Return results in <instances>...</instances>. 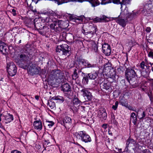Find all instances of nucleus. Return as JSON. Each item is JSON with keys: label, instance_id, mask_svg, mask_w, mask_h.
I'll list each match as a JSON object with an SVG mask.
<instances>
[{"label": "nucleus", "instance_id": "nucleus-1", "mask_svg": "<svg viewBox=\"0 0 153 153\" xmlns=\"http://www.w3.org/2000/svg\"><path fill=\"white\" fill-rule=\"evenodd\" d=\"M131 0H110L109 2L106 1L105 0H92L90 1L92 7H95L99 5L100 4L105 5L108 3L112 2L117 4L121 5L120 9L122 10L123 5H126L129 3Z\"/></svg>", "mask_w": 153, "mask_h": 153}, {"label": "nucleus", "instance_id": "nucleus-2", "mask_svg": "<svg viewBox=\"0 0 153 153\" xmlns=\"http://www.w3.org/2000/svg\"><path fill=\"white\" fill-rule=\"evenodd\" d=\"M125 9L122 11L119 16V18L117 20V22L123 27L126 26L128 21V19L131 20L133 16L132 14L128 13V11L127 8L125 6Z\"/></svg>", "mask_w": 153, "mask_h": 153}, {"label": "nucleus", "instance_id": "nucleus-3", "mask_svg": "<svg viewBox=\"0 0 153 153\" xmlns=\"http://www.w3.org/2000/svg\"><path fill=\"white\" fill-rule=\"evenodd\" d=\"M74 136L77 140H81L85 143L90 142L91 139L90 136L84 131L76 132L74 133Z\"/></svg>", "mask_w": 153, "mask_h": 153}, {"label": "nucleus", "instance_id": "nucleus-4", "mask_svg": "<svg viewBox=\"0 0 153 153\" xmlns=\"http://www.w3.org/2000/svg\"><path fill=\"white\" fill-rule=\"evenodd\" d=\"M65 22L62 20L53 21V23L50 25V27L55 31L59 32L62 31V29L65 28L64 25Z\"/></svg>", "mask_w": 153, "mask_h": 153}, {"label": "nucleus", "instance_id": "nucleus-5", "mask_svg": "<svg viewBox=\"0 0 153 153\" xmlns=\"http://www.w3.org/2000/svg\"><path fill=\"white\" fill-rule=\"evenodd\" d=\"M126 77L130 84L132 83L136 80V73L134 70L130 68L127 69L125 72Z\"/></svg>", "mask_w": 153, "mask_h": 153}, {"label": "nucleus", "instance_id": "nucleus-6", "mask_svg": "<svg viewBox=\"0 0 153 153\" xmlns=\"http://www.w3.org/2000/svg\"><path fill=\"white\" fill-rule=\"evenodd\" d=\"M43 15H45L48 16L47 17L45 18H42L41 19L42 22L45 23L46 25H48L49 22H53V20L51 19L52 17H54L56 16V13L52 10H49L47 12L42 13Z\"/></svg>", "mask_w": 153, "mask_h": 153}, {"label": "nucleus", "instance_id": "nucleus-7", "mask_svg": "<svg viewBox=\"0 0 153 153\" xmlns=\"http://www.w3.org/2000/svg\"><path fill=\"white\" fill-rule=\"evenodd\" d=\"M103 74H105L108 76L110 78H112L113 80L115 79L116 73L113 70L111 69V67L106 65L102 70Z\"/></svg>", "mask_w": 153, "mask_h": 153}, {"label": "nucleus", "instance_id": "nucleus-8", "mask_svg": "<svg viewBox=\"0 0 153 153\" xmlns=\"http://www.w3.org/2000/svg\"><path fill=\"white\" fill-rule=\"evenodd\" d=\"M7 72L11 76L15 75L17 72V68L13 62L7 63Z\"/></svg>", "mask_w": 153, "mask_h": 153}, {"label": "nucleus", "instance_id": "nucleus-9", "mask_svg": "<svg viewBox=\"0 0 153 153\" xmlns=\"http://www.w3.org/2000/svg\"><path fill=\"white\" fill-rule=\"evenodd\" d=\"M69 49L70 48L67 44H63L57 46L56 48V52H60L61 51H62L63 54L67 55V54H69Z\"/></svg>", "mask_w": 153, "mask_h": 153}, {"label": "nucleus", "instance_id": "nucleus-10", "mask_svg": "<svg viewBox=\"0 0 153 153\" xmlns=\"http://www.w3.org/2000/svg\"><path fill=\"white\" fill-rule=\"evenodd\" d=\"M144 7L142 12L144 15L149 16L152 13L153 7L151 4H146L144 5Z\"/></svg>", "mask_w": 153, "mask_h": 153}, {"label": "nucleus", "instance_id": "nucleus-11", "mask_svg": "<svg viewBox=\"0 0 153 153\" xmlns=\"http://www.w3.org/2000/svg\"><path fill=\"white\" fill-rule=\"evenodd\" d=\"M81 91L82 95L85 99L88 100H91V94L88 88H84L82 89Z\"/></svg>", "mask_w": 153, "mask_h": 153}, {"label": "nucleus", "instance_id": "nucleus-12", "mask_svg": "<svg viewBox=\"0 0 153 153\" xmlns=\"http://www.w3.org/2000/svg\"><path fill=\"white\" fill-rule=\"evenodd\" d=\"M102 49L104 53L106 56L110 55L111 51L110 46L107 43H104L102 45Z\"/></svg>", "mask_w": 153, "mask_h": 153}, {"label": "nucleus", "instance_id": "nucleus-13", "mask_svg": "<svg viewBox=\"0 0 153 153\" xmlns=\"http://www.w3.org/2000/svg\"><path fill=\"white\" fill-rule=\"evenodd\" d=\"M7 45L4 42L0 41V51L3 54H6L8 50Z\"/></svg>", "mask_w": 153, "mask_h": 153}, {"label": "nucleus", "instance_id": "nucleus-14", "mask_svg": "<svg viewBox=\"0 0 153 153\" xmlns=\"http://www.w3.org/2000/svg\"><path fill=\"white\" fill-rule=\"evenodd\" d=\"M27 70L28 71L29 73H30L31 75L37 74L39 73V71L37 68H36L35 65L32 64L30 65V68L28 66L27 67Z\"/></svg>", "mask_w": 153, "mask_h": 153}, {"label": "nucleus", "instance_id": "nucleus-15", "mask_svg": "<svg viewBox=\"0 0 153 153\" xmlns=\"http://www.w3.org/2000/svg\"><path fill=\"white\" fill-rule=\"evenodd\" d=\"M38 19H36L34 20V25L35 27L38 30H41L42 29H45L48 28V29H49L46 26L42 25H41V24L39 22L40 20Z\"/></svg>", "mask_w": 153, "mask_h": 153}, {"label": "nucleus", "instance_id": "nucleus-16", "mask_svg": "<svg viewBox=\"0 0 153 153\" xmlns=\"http://www.w3.org/2000/svg\"><path fill=\"white\" fill-rule=\"evenodd\" d=\"M33 125L34 128L38 131H40L42 128V123L40 120L34 121L33 123Z\"/></svg>", "mask_w": 153, "mask_h": 153}, {"label": "nucleus", "instance_id": "nucleus-17", "mask_svg": "<svg viewBox=\"0 0 153 153\" xmlns=\"http://www.w3.org/2000/svg\"><path fill=\"white\" fill-rule=\"evenodd\" d=\"M107 113L105 110L102 109L99 110L98 112V116L100 118H102L104 120H106L107 117Z\"/></svg>", "mask_w": 153, "mask_h": 153}, {"label": "nucleus", "instance_id": "nucleus-18", "mask_svg": "<svg viewBox=\"0 0 153 153\" xmlns=\"http://www.w3.org/2000/svg\"><path fill=\"white\" fill-rule=\"evenodd\" d=\"M63 122L65 126H69L71 125L72 120L71 118L68 117H64L63 120Z\"/></svg>", "mask_w": 153, "mask_h": 153}, {"label": "nucleus", "instance_id": "nucleus-19", "mask_svg": "<svg viewBox=\"0 0 153 153\" xmlns=\"http://www.w3.org/2000/svg\"><path fill=\"white\" fill-rule=\"evenodd\" d=\"M5 122L6 123H10L13 120V116L12 114H8L7 115L4 116Z\"/></svg>", "mask_w": 153, "mask_h": 153}, {"label": "nucleus", "instance_id": "nucleus-20", "mask_svg": "<svg viewBox=\"0 0 153 153\" xmlns=\"http://www.w3.org/2000/svg\"><path fill=\"white\" fill-rule=\"evenodd\" d=\"M83 59H78L76 61V68L79 69H82L84 68Z\"/></svg>", "mask_w": 153, "mask_h": 153}, {"label": "nucleus", "instance_id": "nucleus-21", "mask_svg": "<svg viewBox=\"0 0 153 153\" xmlns=\"http://www.w3.org/2000/svg\"><path fill=\"white\" fill-rule=\"evenodd\" d=\"M90 27H91V30H92L85 32V35H86L88 33H91L93 35L97 31V27L95 25H92V24H91V25H90Z\"/></svg>", "mask_w": 153, "mask_h": 153}, {"label": "nucleus", "instance_id": "nucleus-22", "mask_svg": "<svg viewBox=\"0 0 153 153\" xmlns=\"http://www.w3.org/2000/svg\"><path fill=\"white\" fill-rule=\"evenodd\" d=\"M98 72L97 71H94L91 73L88 74V76L91 79H94L98 76Z\"/></svg>", "mask_w": 153, "mask_h": 153}, {"label": "nucleus", "instance_id": "nucleus-23", "mask_svg": "<svg viewBox=\"0 0 153 153\" xmlns=\"http://www.w3.org/2000/svg\"><path fill=\"white\" fill-rule=\"evenodd\" d=\"M62 91L64 92H67L71 91V88L69 85L68 83L64 84L62 86Z\"/></svg>", "mask_w": 153, "mask_h": 153}, {"label": "nucleus", "instance_id": "nucleus-24", "mask_svg": "<svg viewBox=\"0 0 153 153\" xmlns=\"http://www.w3.org/2000/svg\"><path fill=\"white\" fill-rule=\"evenodd\" d=\"M52 99L56 100L57 102L59 103H62L64 101V99L63 97L62 96H59L54 97H53Z\"/></svg>", "mask_w": 153, "mask_h": 153}, {"label": "nucleus", "instance_id": "nucleus-25", "mask_svg": "<svg viewBox=\"0 0 153 153\" xmlns=\"http://www.w3.org/2000/svg\"><path fill=\"white\" fill-rule=\"evenodd\" d=\"M105 19V17L104 16L100 17H94L93 18V20L95 22H101Z\"/></svg>", "mask_w": 153, "mask_h": 153}, {"label": "nucleus", "instance_id": "nucleus-26", "mask_svg": "<svg viewBox=\"0 0 153 153\" xmlns=\"http://www.w3.org/2000/svg\"><path fill=\"white\" fill-rule=\"evenodd\" d=\"M84 68H91L94 67L93 65L90 64L88 61L84 59H83Z\"/></svg>", "mask_w": 153, "mask_h": 153}, {"label": "nucleus", "instance_id": "nucleus-27", "mask_svg": "<svg viewBox=\"0 0 153 153\" xmlns=\"http://www.w3.org/2000/svg\"><path fill=\"white\" fill-rule=\"evenodd\" d=\"M131 120H132L133 123L135 124L137 120V118L135 113L134 112L132 113L131 114Z\"/></svg>", "mask_w": 153, "mask_h": 153}, {"label": "nucleus", "instance_id": "nucleus-28", "mask_svg": "<svg viewBox=\"0 0 153 153\" xmlns=\"http://www.w3.org/2000/svg\"><path fill=\"white\" fill-rule=\"evenodd\" d=\"M56 3L58 5L61 4L63 3H67L71 2V0H54Z\"/></svg>", "mask_w": 153, "mask_h": 153}, {"label": "nucleus", "instance_id": "nucleus-29", "mask_svg": "<svg viewBox=\"0 0 153 153\" xmlns=\"http://www.w3.org/2000/svg\"><path fill=\"white\" fill-rule=\"evenodd\" d=\"M48 105L49 107L51 109L55 108L56 105L55 103L54 102L52 101L51 100L48 102Z\"/></svg>", "mask_w": 153, "mask_h": 153}, {"label": "nucleus", "instance_id": "nucleus-30", "mask_svg": "<svg viewBox=\"0 0 153 153\" xmlns=\"http://www.w3.org/2000/svg\"><path fill=\"white\" fill-rule=\"evenodd\" d=\"M135 143L134 140L132 139L129 138L127 142L126 145L127 146H128L129 144H134Z\"/></svg>", "mask_w": 153, "mask_h": 153}, {"label": "nucleus", "instance_id": "nucleus-31", "mask_svg": "<svg viewBox=\"0 0 153 153\" xmlns=\"http://www.w3.org/2000/svg\"><path fill=\"white\" fill-rule=\"evenodd\" d=\"M92 49L95 52H97L98 50V46L95 43H93L92 45Z\"/></svg>", "mask_w": 153, "mask_h": 153}, {"label": "nucleus", "instance_id": "nucleus-32", "mask_svg": "<svg viewBox=\"0 0 153 153\" xmlns=\"http://www.w3.org/2000/svg\"><path fill=\"white\" fill-rule=\"evenodd\" d=\"M20 58L21 60H24L25 62L28 59V57L24 54H21L20 55Z\"/></svg>", "mask_w": 153, "mask_h": 153}, {"label": "nucleus", "instance_id": "nucleus-33", "mask_svg": "<svg viewBox=\"0 0 153 153\" xmlns=\"http://www.w3.org/2000/svg\"><path fill=\"white\" fill-rule=\"evenodd\" d=\"M88 80L87 77H83L82 80V83L84 85H86L88 83Z\"/></svg>", "mask_w": 153, "mask_h": 153}, {"label": "nucleus", "instance_id": "nucleus-34", "mask_svg": "<svg viewBox=\"0 0 153 153\" xmlns=\"http://www.w3.org/2000/svg\"><path fill=\"white\" fill-rule=\"evenodd\" d=\"M103 88L106 90L109 89L110 88V85L109 83H104L103 85Z\"/></svg>", "mask_w": 153, "mask_h": 153}, {"label": "nucleus", "instance_id": "nucleus-35", "mask_svg": "<svg viewBox=\"0 0 153 153\" xmlns=\"http://www.w3.org/2000/svg\"><path fill=\"white\" fill-rule=\"evenodd\" d=\"M73 103L74 105H78L79 104L80 101L77 98L74 99L73 100Z\"/></svg>", "mask_w": 153, "mask_h": 153}, {"label": "nucleus", "instance_id": "nucleus-36", "mask_svg": "<svg viewBox=\"0 0 153 153\" xmlns=\"http://www.w3.org/2000/svg\"><path fill=\"white\" fill-rule=\"evenodd\" d=\"M75 69V70L74 71L73 74L72 76V79L74 80H75L78 77L77 73L76 72V70Z\"/></svg>", "mask_w": 153, "mask_h": 153}, {"label": "nucleus", "instance_id": "nucleus-37", "mask_svg": "<svg viewBox=\"0 0 153 153\" xmlns=\"http://www.w3.org/2000/svg\"><path fill=\"white\" fill-rule=\"evenodd\" d=\"M140 67L143 69H145L146 68H148L145 65V62L143 61L140 63Z\"/></svg>", "mask_w": 153, "mask_h": 153}, {"label": "nucleus", "instance_id": "nucleus-38", "mask_svg": "<svg viewBox=\"0 0 153 153\" xmlns=\"http://www.w3.org/2000/svg\"><path fill=\"white\" fill-rule=\"evenodd\" d=\"M118 104V102L116 101L115 103V105L112 106V108L114 110H116L117 108Z\"/></svg>", "mask_w": 153, "mask_h": 153}, {"label": "nucleus", "instance_id": "nucleus-39", "mask_svg": "<svg viewBox=\"0 0 153 153\" xmlns=\"http://www.w3.org/2000/svg\"><path fill=\"white\" fill-rule=\"evenodd\" d=\"M54 71L55 70H53L52 72V73L53 74V73H54V74H52V76H51V77H52V79H51L52 80H54V79H55L56 78H57L56 77V74L54 72Z\"/></svg>", "mask_w": 153, "mask_h": 153}, {"label": "nucleus", "instance_id": "nucleus-40", "mask_svg": "<svg viewBox=\"0 0 153 153\" xmlns=\"http://www.w3.org/2000/svg\"><path fill=\"white\" fill-rule=\"evenodd\" d=\"M47 122L48 123V125L49 127L53 126L54 125V123L52 121H48Z\"/></svg>", "mask_w": 153, "mask_h": 153}, {"label": "nucleus", "instance_id": "nucleus-41", "mask_svg": "<svg viewBox=\"0 0 153 153\" xmlns=\"http://www.w3.org/2000/svg\"><path fill=\"white\" fill-rule=\"evenodd\" d=\"M85 1V0H71V1L82 3Z\"/></svg>", "mask_w": 153, "mask_h": 153}, {"label": "nucleus", "instance_id": "nucleus-42", "mask_svg": "<svg viewBox=\"0 0 153 153\" xmlns=\"http://www.w3.org/2000/svg\"><path fill=\"white\" fill-rule=\"evenodd\" d=\"M148 56L149 57L152 58L153 59V52L152 51H150L148 53Z\"/></svg>", "mask_w": 153, "mask_h": 153}, {"label": "nucleus", "instance_id": "nucleus-43", "mask_svg": "<svg viewBox=\"0 0 153 153\" xmlns=\"http://www.w3.org/2000/svg\"><path fill=\"white\" fill-rule=\"evenodd\" d=\"M11 153H22L21 152L17 150H14L12 151Z\"/></svg>", "mask_w": 153, "mask_h": 153}, {"label": "nucleus", "instance_id": "nucleus-44", "mask_svg": "<svg viewBox=\"0 0 153 153\" xmlns=\"http://www.w3.org/2000/svg\"><path fill=\"white\" fill-rule=\"evenodd\" d=\"M151 30V28L149 27H147L146 28V31L147 32L149 33Z\"/></svg>", "mask_w": 153, "mask_h": 153}, {"label": "nucleus", "instance_id": "nucleus-45", "mask_svg": "<svg viewBox=\"0 0 153 153\" xmlns=\"http://www.w3.org/2000/svg\"><path fill=\"white\" fill-rule=\"evenodd\" d=\"M145 116H146V114H145V112L143 111V112L142 114V116H141V117L140 118V119L143 118V117H145Z\"/></svg>", "mask_w": 153, "mask_h": 153}, {"label": "nucleus", "instance_id": "nucleus-46", "mask_svg": "<svg viewBox=\"0 0 153 153\" xmlns=\"http://www.w3.org/2000/svg\"><path fill=\"white\" fill-rule=\"evenodd\" d=\"M120 103H121L122 105L126 106V102H123V101L122 102V101H121L120 102Z\"/></svg>", "mask_w": 153, "mask_h": 153}, {"label": "nucleus", "instance_id": "nucleus-47", "mask_svg": "<svg viewBox=\"0 0 153 153\" xmlns=\"http://www.w3.org/2000/svg\"><path fill=\"white\" fill-rule=\"evenodd\" d=\"M102 127L105 129L107 128V125L106 124H103L102 125Z\"/></svg>", "mask_w": 153, "mask_h": 153}, {"label": "nucleus", "instance_id": "nucleus-48", "mask_svg": "<svg viewBox=\"0 0 153 153\" xmlns=\"http://www.w3.org/2000/svg\"><path fill=\"white\" fill-rule=\"evenodd\" d=\"M12 11L13 13V16H15L16 14V10L14 9H13L12 10Z\"/></svg>", "mask_w": 153, "mask_h": 153}, {"label": "nucleus", "instance_id": "nucleus-49", "mask_svg": "<svg viewBox=\"0 0 153 153\" xmlns=\"http://www.w3.org/2000/svg\"><path fill=\"white\" fill-rule=\"evenodd\" d=\"M3 76L2 75L0 76V84L1 83V82H3Z\"/></svg>", "mask_w": 153, "mask_h": 153}, {"label": "nucleus", "instance_id": "nucleus-50", "mask_svg": "<svg viewBox=\"0 0 153 153\" xmlns=\"http://www.w3.org/2000/svg\"><path fill=\"white\" fill-rule=\"evenodd\" d=\"M35 98L36 100H38L39 99V96L38 95H36L35 96Z\"/></svg>", "mask_w": 153, "mask_h": 153}, {"label": "nucleus", "instance_id": "nucleus-51", "mask_svg": "<svg viewBox=\"0 0 153 153\" xmlns=\"http://www.w3.org/2000/svg\"><path fill=\"white\" fill-rule=\"evenodd\" d=\"M149 98L151 101H152L153 100V98L152 97L150 96L149 97Z\"/></svg>", "mask_w": 153, "mask_h": 153}, {"label": "nucleus", "instance_id": "nucleus-52", "mask_svg": "<svg viewBox=\"0 0 153 153\" xmlns=\"http://www.w3.org/2000/svg\"><path fill=\"white\" fill-rule=\"evenodd\" d=\"M77 20H81V21H82V18H77Z\"/></svg>", "mask_w": 153, "mask_h": 153}, {"label": "nucleus", "instance_id": "nucleus-53", "mask_svg": "<svg viewBox=\"0 0 153 153\" xmlns=\"http://www.w3.org/2000/svg\"><path fill=\"white\" fill-rule=\"evenodd\" d=\"M118 150L119 152L121 153L122 152V149H118Z\"/></svg>", "mask_w": 153, "mask_h": 153}, {"label": "nucleus", "instance_id": "nucleus-54", "mask_svg": "<svg viewBox=\"0 0 153 153\" xmlns=\"http://www.w3.org/2000/svg\"><path fill=\"white\" fill-rule=\"evenodd\" d=\"M108 133H109V134H110V135H112V134L111 133V132H110V131H108Z\"/></svg>", "mask_w": 153, "mask_h": 153}, {"label": "nucleus", "instance_id": "nucleus-55", "mask_svg": "<svg viewBox=\"0 0 153 153\" xmlns=\"http://www.w3.org/2000/svg\"><path fill=\"white\" fill-rule=\"evenodd\" d=\"M149 64L151 65V66H152L153 65V63H151L150 62Z\"/></svg>", "mask_w": 153, "mask_h": 153}, {"label": "nucleus", "instance_id": "nucleus-56", "mask_svg": "<svg viewBox=\"0 0 153 153\" xmlns=\"http://www.w3.org/2000/svg\"><path fill=\"white\" fill-rule=\"evenodd\" d=\"M21 40H20L19 41V43H20L21 42Z\"/></svg>", "mask_w": 153, "mask_h": 153}, {"label": "nucleus", "instance_id": "nucleus-57", "mask_svg": "<svg viewBox=\"0 0 153 153\" xmlns=\"http://www.w3.org/2000/svg\"><path fill=\"white\" fill-rule=\"evenodd\" d=\"M152 70L153 71V67H152Z\"/></svg>", "mask_w": 153, "mask_h": 153}, {"label": "nucleus", "instance_id": "nucleus-58", "mask_svg": "<svg viewBox=\"0 0 153 153\" xmlns=\"http://www.w3.org/2000/svg\"><path fill=\"white\" fill-rule=\"evenodd\" d=\"M1 118L0 117V121H1Z\"/></svg>", "mask_w": 153, "mask_h": 153}, {"label": "nucleus", "instance_id": "nucleus-59", "mask_svg": "<svg viewBox=\"0 0 153 153\" xmlns=\"http://www.w3.org/2000/svg\"><path fill=\"white\" fill-rule=\"evenodd\" d=\"M41 32H39V33L41 34H42V33H41Z\"/></svg>", "mask_w": 153, "mask_h": 153}, {"label": "nucleus", "instance_id": "nucleus-60", "mask_svg": "<svg viewBox=\"0 0 153 153\" xmlns=\"http://www.w3.org/2000/svg\"><path fill=\"white\" fill-rule=\"evenodd\" d=\"M70 19H71V18H70Z\"/></svg>", "mask_w": 153, "mask_h": 153}, {"label": "nucleus", "instance_id": "nucleus-61", "mask_svg": "<svg viewBox=\"0 0 153 153\" xmlns=\"http://www.w3.org/2000/svg\"><path fill=\"white\" fill-rule=\"evenodd\" d=\"M23 96H25V95H22Z\"/></svg>", "mask_w": 153, "mask_h": 153}]
</instances>
